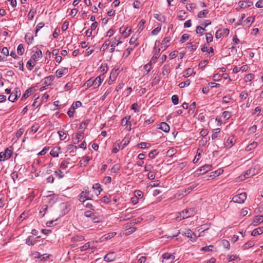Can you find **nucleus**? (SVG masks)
I'll return each instance as SVG.
<instances>
[{
    "mask_svg": "<svg viewBox=\"0 0 263 263\" xmlns=\"http://www.w3.org/2000/svg\"><path fill=\"white\" fill-rule=\"evenodd\" d=\"M103 80V78H101V76L97 77L96 79H93L92 78L87 80L85 85H86L87 87L93 86V88L98 87L101 83V82Z\"/></svg>",
    "mask_w": 263,
    "mask_h": 263,
    "instance_id": "nucleus-1",
    "label": "nucleus"
},
{
    "mask_svg": "<svg viewBox=\"0 0 263 263\" xmlns=\"http://www.w3.org/2000/svg\"><path fill=\"white\" fill-rule=\"evenodd\" d=\"M92 196L88 190L85 189L78 196V199L80 202H84L86 200H91Z\"/></svg>",
    "mask_w": 263,
    "mask_h": 263,
    "instance_id": "nucleus-2",
    "label": "nucleus"
},
{
    "mask_svg": "<svg viewBox=\"0 0 263 263\" xmlns=\"http://www.w3.org/2000/svg\"><path fill=\"white\" fill-rule=\"evenodd\" d=\"M247 198V193L245 192L241 193L240 194H239L237 195L234 196L232 201L230 202H235L239 204L243 203L246 200Z\"/></svg>",
    "mask_w": 263,
    "mask_h": 263,
    "instance_id": "nucleus-3",
    "label": "nucleus"
},
{
    "mask_svg": "<svg viewBox=\"0 0 263 263\" xmlns=\"http://www.w3.org/2000/svg\"><path fill=\"white\" fill-rule=\"evenodd\" d=\"M12 154V151L7 148L4 152L0 153V161H5L9 159Z\"/></svg>",
    "mask_w": 263,
    "mask_h": 263,
    "instance_id": "nucleus-4",
    "label": "nucleus"
},
{
    "mask_svg": "<svg viewBox=\"0 0 263 263\" xmlns=\"http://www.w3.org/2000/svg\"><path fill=\"white\" fill-rule=\"evenodd\" d=\"M212 167V165L211 164H205L201 166L200 168L197 170L195 173L198 176L204 174L208 171L211 170Z\"/></svg>",
    "mask_w": 263,
    "mask_h": 263,
    "instance_id": "nucleus-5",
    "label": "nucleus"
},
{
    "mask_svg": "<svg viewBox=\"0 0 263 263\" xmlns=\"http://www.w3.org/2000/svg\"><path fill=\"white\" fill-rule=\"evenodd\" d=\"M162 257L163 258V263H172L175 258L174 255L168 252L163 253Z\"/></svg>",
    "mask_w": 263,
    "mask_h": 263,
    "instance_id": "nucleus-6",
    "label": "nucleus"
},
{
    "mask_svg": "<svg viewBox=\"0 0 263 263\" xmlns=\"http://www.w3.org/2000/svg\"><path fill=\"white\" fill-rule=\"evenodd\" d=\"M84 135V130L79 131L77 134L72 135V142L74 144L78 143L83 138Z\"/></svg>",
    "mask_w": 263,
    "mask_h": 263,
    "instance_id": "nucleus-7",
    "label": "nucleus"
},
{
    "mask_svg": "<svg viewBox=\"0 0 263 263\" xmlns=\"http://www.w3.org/2000/svg\"><path fill=\"white\" fill-rule=\"evenodd\" d=\"M193 209H191L190 210L185 209L183 210L181 212L179 213L180 215V220L189 218L193 215Z\"/></svg>",
    "mask_w": 263,
    "mask_h": 263,
    "instance_id": "nucleus-8",
    "label": "nucleus"
},
{
    "mask_svg": "<svg viewBox=\"0 0 263 263\" xmlns=\"http://www.w3.org/2000/svg\"><path fill=\"white\" fill-rule=\"evenodd\" d=\"M257 173V171L255 168H251L248 170H247L245 174L243 175V178L242 176H241V179H245L246 178H248L250 176H254Z\"/></svg>",
    "mask_w": 263,
    "mask_h": 263,
    "instance_id": "nucleus-9",
    "label": "nucleus"
},
{
    "mask_svg": "<svg viewBox=\"0 0 263 263\" xmlns=\"http://www.w3.org/2000/svg\"><path fill=\"white\" fill-rule=\"evenodd\" d=\"M116 258V254L115 252H110L105 256L104 260L109 262L112 261Z\"/></svg>",
    "mask_w": 263,
    "mask_h": 263,
    "instance_id": "nucleus-10",
    "label": "nucleus"
},
{
    "mask_svg": "<svg viewBox=\"0 0 263 263\" xmlns=\"http://www.w3.org/2000/svg\"><path fill=\"white\" fill-rule=\"evenodd\" d=\"M198 184L196 183H194L190 186L185 188L180 191L181 192V195L182 196H185L189 194L195 187H196L197 186Z\"/></svg>",
    "mask_w": 263,
    "mask_h": 263,
    "instance_id": "nucleus-11",
    "label": "nucleus"
},
{
    "mask_svg": "<svg viewBox=\"0 0 263 263\" xmlns=\"http://www.w3.org/2000/svg\"><path fill=\"white\" fill-rule=\"evenodd\" d=\"M36 90L35 87H31L27 89L23 94L21 100H23L28 98L32 92H34Z\"/></svg>",
    "mask_w": 263,
    "mask_h": 263,
    "instance_id": "nucleus-12",
    "label": "nucleus"
},
{
    "mask_svg": "<svg viewBox=\"0 0 263 263\" xmlns=\"http://www.w3.org/2000/svg\"><path fill=\"white\" fill-rule=\"evenodd\" d=\"M239 5H240V8H247L250 7L252 6L253 3L250 0L245 1H240L239 3Z\"/></svg>",
    "mask_w": 263,
    "mask_h": 263,
    "instance_id": "nucleus-13",
    "label": "nucleus"
},
{
    "mask_svg": "<svg viewBox=\"0 0 263 263\" xmlns=\"http://www.w3.org/2000/svg\"><path fill=\"white\" fill-rule=\"evenodd\" d=\"M55 77L53 75H51L48 77H45L44 79L42 80V82L43 84L46 85V86H48L50 84L51 82H52L54 80Z\"/></svg>",
    "mask_w": 263,
    "mask_h": 263,
    "instance_id": "nucleus-14",
    "label": "nucleus"
},
{
    "mask_svg": "<svg viewBox=\"0 0 263 263\" xmlns=\"http://www.w3.org/2000/svg\"><path fill=\"white\" fill-rule=\"evenodd\" d=\"M61 153V147L59 146H55L53 149H52L50 154L53 157H58L59 154Z\"/></svg>",
    "mask_w": 263,
    "mask_h": 263,
    "instance_id": "nucleus-15",
    "label": "nucleus"
},
{
    "mask_svg": "<svg viewBox=\"0 0 263 263\" xmlns=\"http://www.w3.org/2000/svg\"><path fill=\"white\" fill-rule=\"evenodd\" d=\"M43 54L40 49H37L35 53L31 56V59H32L35 62H36L39 59L42 57Z\"/></svg>",
    "mask_w": 263,
    "mask_h": 263,
    "instance_id": "nucleus-16",
    "label": "nucleus"
},
{
    "mask_svg": "<svg viewBox=\"0 0 263 263\" xmlns=\"http://www.w3.org/2000/svg\"><path fill=\"white\" fill-rule=\"evenodd\" d=\"M159 128L165 133H168L170 131V127L168 124L165 122H161L160 124Z\"/></svg>",
    "mask_w": 263,
    "mask_h": 263,
    "instance_id": "nucleus-17",
    "label": "nucleus"
},
{
    "mask_svg": "<svg viewBox=\"0 0 263 263\" xmlns=\"http://www.w3.org/2000/svg\"><path fill=\"white\" fill-rule=\"evenodd\" d=\"M68 68H63L62 69H59L56 71L57 76L59 78L62 77L64 74H66L68 72Z\"/></svg>",
    "mask_w": 263,
    "mask_h": 263,
    "instance_id": "nucleus-18",
    "label": "nucleus"
},
{
    "mask_svg": "<svg viewBox=\"0 0 263 263\" xmlns=\"http://www.w3.org/2000/svg\"><path fill=\"white\" fill-rule=\"evenodd\" d=\"M234 137V136H232L231 137H229L227 141L224 143V146L226 147L230 148L234 145L233 139Z\"/></svg>",
    "mask_w": 263,
    "mask_h": 263,
    "instance_id": "nucleus-19",
    "label": "nucleus"
},
{
    "mask_svg": "<svg viewBox=\"0 0 263 263\" xmlns=\"http://www.w3.org/2000/svg\"><path fill=\"white\" fill-rule=\"evenodd\" d=\"M263 233V227H259L255 229L251 233V235L253 236H256L258 235L261 234Z\"/></svg>",
    "mask_w": 263,
    "mask_h": 263,
    "instance_id": "nucleus-20",
    "label": "nucleus"
},
{
    "mask_svg": "<svg viewBox=\"0 0 263 263\" xmlns=\"http://www.w3.org/2000/svg\"><path fill=\"white\" fill-rule=\"evenodd\" d=\"M160 49L159 48L157 49L155 53H154V55L152 58L151 60V63H153V64L156 63V60L160 56Z\"/></svg>",
    "mask_w": 263,
    "mask_h": 263,
    "instance_id": "nucleus-21",
    "label": "nucleus"
},
{
    "mask_svg": "<svg viewBox=\"0 0 263 263\" xmlns=\"http://www.w3.org/2000/svg\"><path fill=\"white\" fill-rule=\"evenodd\" d=\"M77 148L78 146H74L72 144H69L67 146V150L70 154H71L72 156H74L75 155L74 153L76 152Z\"/></svg>",
    "mask_w": 263,
    "mask_h": 263,
    "instance_id": "nucleus-22",
    "label": "nucleus"
},
{
    "mask_svg": "<svg viewBox=\"0 0 263 263\" xmlns=\"http://www.w3.org/2000/svg\"><path fill=\"white\" fill-rule=\"evenodd\" d=\"M25 39L26 41V42L28 44L30 45L32 44V41L33 40V36L29 33H28L26 34Z\"/></svg>",
    "mask_w": 263,
    "mask_h": 263,
    "instance_id": "nucleus-23",
    "label": "nucleus"
},
{
    "mask_svg": "<svg viewBox=\"0 0 263 263\" xmlns=\"http://www.w3.org/2000/svg\"><path fill=\"white\" fill-rule=\"evenodd\" d=\"M162 69V74L163 76L168 75L171 72V68L169 65H164Z\"/></svg>",
    "mask_w": 263,
    "mask_h": 263,
    "instance_id": "nucleus-24",
    "label": "nucleus"
},
{
    "mask_svg": "<svg viewBox=\"0 0 263 263\" xmlns=\"http://www.w3.org/2000/svg\"><path fill=\"white\" fill-rule=\"evenodd\" d=\"M108 68L107 64L102 65L100 66V70L101 72H102V74L100 75L101 76V78H103V79L104 78V74L107 72V71L108 70Z\"/></svg>",
    "mask_w": 263,
    "mask_h": 263,
    "instance_id": "nucleus-25",
    "label": "nucleus"
},
{
    "mask_svg": "<svg viewBox=\"0 0 263 263\" xmlns=\"http://www.w3.org/2000/svg\"><path fill=\"white\" fill-rule=\"evenodd\" d=\"M90 160V158L88 156L83 157V159L79 162L80 166H85Z\"/></svg>",
    "mask_w": 263,
    "mask_h": 263,
    "instance_id": "nucleus-26",
    "label": "nucleus"
},
{
    "mask_svg": "<svg viewBox=\"0 0 263 263\" xmlns=\"http://www.w3.org/2000/svg\"><path fill=\"white\" fill-rule=\"evenodd\" d=\"M263 222V216L262 215H258L256 216L253 222L254 223V225L256 226L258 223H260Z\"/></svg>",
    "mask_w": 263,
    "mask_h": 263,
    "instance_id": "nucleus-27",
    "label": "nucleus"
},
{
    "mask_svg": "<svg viewBox=\"0 0 263 263\" xmlns=\"http://www.w3.org/2000/svg\"><path fill=\"white\" fill-rule=\"evenodd\" d=\"M223 170L221 168L218 169L215 171L212 172L211 173V175H210V177H212L213 178L216 176H218L220 175H221L223 173Z\"/></svg>",
    "mask_w": 263,
    "mask_h": 263,
    "instance_id": "nucleus-28",
    "label": "nucleus"
},
{
    "mask_svg": "<svg viewBox=\"0 0 263 263\" xmlns=\"http://www.w3.org/2000/svg\"><path fill=\"white\" fill-rule=\"evenodd\" d=\"M112 39L110 40V44H111V48L110 49V52H113L115 50V47H116V46H118L119 44L122 43V42L118 41V43H116V42L114 41H112Z\"/></svg>",
    "mask_w": 263,
    "mask_h": 263,
    "instance_id": "nucleus-29",
    "label": "nucleus"
},
{
    "mask_svg": "<svg viewBox=\"0 0 263 263\" xmlns=\"http://www.w3.org/2000/svg\"><path fill=\"white\" fill-rule=\"evenodd\" d=\"M209 10L207 9H204L203 11H200L198 13V15H197L198 17L199 18L205 17L206 15L209 13Z\"/></svg>",
    "mask_w": 263,
    "mask_h": 263,
    "instance_id": "nucleus-30",
    "label": "nucleus"
},
{
    "mask_svg": "<svg viewBox=\"0 0 263 263\" xmlns=\"http://www.w3.org/2000/svg\"><path fill=\"white\" fill-rule=\"evenodd\" d=\"M154 17L157 19L158 21L164 23L166 20L165 17L163 15L159 14H155L154 15Z\"/></svg>",
    "mask_w": 263,
    "mask_h": 263,
    "instance_id": "nucleus-31",
    "label": "nucleus"
},
{
    "mask_svg": "<svg viewBox=\"0 0 263 263\" xmlns=\"http://www.w3.org/2000/svg\"><path fill=\"white\" fill-rule=\"evenodd\" d=\"M70 158H67L66 160H63L60 164V167L62 169L66 168L68 167L69 163Z\"/></svg>",
    "mask_w": 263,
    "mask_h": 263,
    "instance_id": "nucleus-32",
    "label": "nucleus"
},
{
    "mask_svg": "<svg viewBox=\"0 0 263 263\" xmlns=\"http://www.w3.org/2000/svg\"><path fill=\"white\" fill-rule=\"evenodd\" d=\"M130 119V116H126L124 118H123L121 120V125L125 126L128 122H129V120Z\"/></svg>",
    "mask_w": 263,
    "mask_h": 263,
    "instance_id": "nucleus-33",
    "label": "nucleus"
},
{
    "mask_svg": "<svg viewBox=\"0 0 263 263\" xmlns=\"http://www.w3.org/2000/svg\"><path fill=\"white\" fill-rule=\"evenodd\" d=\"M36 11L34 9H31L29 12L27 17L29 21H31L34 17V14L36 13Z\"/></svg>",
    "mask_w": 263,
    "mask_h": 263,
    "instance_id": "nucleus-34",
    "label": "nucleus"
},
{
    "mask_svg": "<svg viewBox=\"0 0 263 263\" xmlns=\"http://www.w3.org/2000/svg\"><path fill=\"white\" fill-rule=\"evenodd\" d=\"M255 243L253 241L250 240L248 241L247 242H246L243 246V250H247L249 248L254 246Z\"/></svg>",
    "mask_w": 263,
    "mask_h": 263,
    "instance_id": "nucleus-35",
    "label": "nucleus"
},
{
    "mask_svg": "<svg viewBox=\"0 0 263 263\" xmlns=\"http://www.w3.org/2000/svg\"><path fill=\"white\" fill-rule=\"evenodd\" d=\"M257 146V143L256 142H253L246 147V151H250L255 148Z\"/></svg>",
    "mask_w": 263,
    "mask_h": 263,
    "instance_id": "nucleus-36",
    "label": "nucleus"
},
{
    "mask_svg": "<svg viewBox=\"0 0 263 263\" xmlns=\"http://www.w3.org/2000/svg\"><path fill=\"white\" fill-rule=\"evenodd\" d=\"M130 139L128 137H125L122 140L121 143L122 144L121 149H123L129 143Z\"/></svg>",
    "mask_w": 263,
    "mask_h": 263,
    "instance_id": "nucleus-37",
    "label": "nucleus"
},
{
    "mask_svg": "<svg viewBox=\"0 0 263 263\" xmlns=\"http://www.w3.org/2000/svg\"><path fill=\"white\" fill-rule=\"evenodd\" d=\"M17 50L19 55H23L25 51L23 44H20L17 47Z\"/></svg>",
    "mask_w": 263,
    "mask_h": 263,
    "instance_id": "nucleus-38",
    "label": "nucleus"
},
{
    "mask_svg": "<svg viewBox=\"0 0 263 263\" xmlns=\"http://www.w3.org/2000/svg\"><path fill=\"white\" fill-rule=\"evenodd\" d=\"M187 48L192 51L195 50L197 48V46L195 44H193V42H190L187 44Z\"/></svg>",
    "mask_w": 263,
    "mask_h": 263,
    "instance_id": "nucleus-39",
    "label": "nucleus"
},
{
    "mask_svg": "<svg viewBox=\"0 0 263 263\" xmlns=\"http://www.w3.org/2000/svg\"><path fill=\"white\" fill-rule=\"evenodd\" d=\"M35 63L36 62H35L34 61L32 62L31 59L29 60L27 62V64H26V66H27V68L30 70H31L35 66Z\"/></svg>",
    "mask_w": 263,
    "mask_h": 263,
    "instance_id": "nucleus-40",
    "label": "nucleus"
},
{
    "mask_svg": "<svg viewBox=\"0 0 263 263\" xmlns=\"http://www.w3.org/2000/svg\"><path fill=\"white\" fill-rule=\"evenodd\" d=\"M160 78L159 74H157L155 78L153 79V81L151 83V85L152 86H154L157 84H158L160 82Z\"/></svg>",
    "mask_w": 263,
    "mask_h": 263,
    "instance_id": "nucleus-41",
    "label": "nucleus"
},
{
    "mask_svg": "<svg viewBox=\"0 0 263 263\" xmlns=\"http://www.w3.org/2000/svg\"><path fill=\"white\" fill-rule=\"evenodd\" d=\"M26 243L28 246H33L35 245V240H33L31 236H29L26 239Z\"/></svg>",
    "mask_w": 263,
    "mask_h": 263,
    "instance_id": "nucleus-42",
    "label": "nucleus"
},
{
    "mask_svg": "<svg viewBox=\"0 0 263 263\" xmlns=\"http://www.w3.org/2000/svg\"><path fill=\"white\" fill-rule=\"evenodd\" d=\"M204 30H205V29L204 28L200 26H198L196 27V32L197 34H199L200 35H203V31Z\"/></svg>",
    "mask_w": 263,
    "mask_h": 263,
    "instance_id": "nucleus-43",
    "label": "nucleus"
},
{
    "mask_svg": "<svg viewBox=\"0 0 263 263\" xmlns=\"http://www.w3.org/2000/svg\"><path fill=\"white\" fill-rule=\"evenodd\" d=\"M222 117L226 120H228L231 117V112L228 111H224L222 113Z\"/></svg>",
    "mask_w": 263,
    "mask_h": 263,
    "instance_id": "nucleus-44",
    "label": "nucleus"
},
{
    "mask_svg": "<svg viewBox=\"0 0 263 263\" xmlns=\"http://www.w3.org/2000/svg\"><path fill=\"white\" fill-rule=\"evenodd\" d=\"M221 243L224 248H225L226 249H228V250L230 249V242L228 240H227L226 239H223L221 241Z\"/></svg>",
    "mask_w": 263,
    "mask_h": 263,
    "instance_id": "nucleus-45",
    "label": "nucleus"
},
{
    "mask_svg": "<svg viewBox=\"0 0 263 263\" xmlns=\"http://www.w3.org/2000/svg\"><path fill=\"white\" fill-rule=\"evenodd\" d=\"M101 201L106 204L109 203L111 201V196H109L108 197L105 196L103 197L101 199Z\"/></svg>",
    "mask_w": 263,
    "mask_h": 263,
    "instance_id": "nucleus-46",
    "label": "nucleus"
},
{
    "mask_svg": "<svg viewBox=\"0 0 263 263\" xmlns=\"http://www.w3.org/2000/svg\"><path fill=\"white\" fill-rule=\"evenodd\" d=\"M47 209H48V205H44L42 206V208L40 212V215L42 217L44 216Z\"/></svg>",
    "mask_w": 263,
    "mask_h": 263,
    "instance_id": "nucleus-47",
    "label": "nucleus"
},
{
    "mask_svg": "<svg viewBox=\"0 0 263 263\" xmlns=\"http://www.w3.org/2000/svg\"><path fill=\"white\" fill-rule=\"evenodd\" d=\"M193 70L191 68H187L183 72V76L185 77H188L192 75Z\"/></svg>",
    "mask_w": 263,
    "mask_h": 263,
    "instance_id": "nucleus-48",
    "label": "nucleus"
},
{
    "mask_svg": "<svg viewBox=\"0 0 263 263\" xmlns=\"http://www.w3.org/2000/svg\"><path fill=\"white\" fill-rule=\"evenodd\" d=\"M116 234H117L116 232H111L108 233L104 235V236L105 237V239H110V238L114 237L115 236H116Z\"/></svg>",
    "mask_w": 263,
    "mask_h": 263,
    "instance_id": "nucleus-49",
    "label": "nucleus"
},
{
    "mask_svg": "<svg viewBox=\"0 0 263 263\" xmlns=\"http://www.w3.org/2000/svg\"><path fill=\"white\" fill-rule=\"evenodd\" d=\"M120 170V167L119 166V164H115L111 168V172L112 173H118Z\"/></svg>",
    "mask_w": 263,
    "mask_h": 263,
    "instance_id": "nucleus-50",
    "label": "nucleus"
},
{
    "mask_svg": "<svg viewBox=\"0 0 263 263\" xmlns=\"http://www.w3.org/2000/svg\"><path fill=\"white\" fill-rule=\"evenodd\" d=\"M17 98H18L17 95H14V93H13L12 92L9 96L8 100L10 102H14L15 100L17 99Z\"/></svg>",
    "mask_w": 263,
    "mask_h": 263,
    "instance_id": "nucleus-51",
    "label": "nucleus"
},
{
    "mask_svg": "<svg viewBox=\"0 0 263 263\" xmlns=\"http://www.w3.org/2000/svg\"><path fill=\"white\" fill-rule=\"evenodd\" d=\"M44 25H45V24H44V23H43V22H41L37 25V26L36 27V29L35 30V36H37V33L38 31L41 28H42L44 26Z\"/></svg>",
    "mask_w": 263,
    "mask_h": 263,
    "instance_id": "nucleus-52",
    "label": "nucleus"
},
{
    "mask_svg": "<svg viewBox=\"0 0 263 263\" xmlns=\"http://www.w3.org/2000/svg\"><path fill=\"white\" fill-rule=\"evenodd\" d=\"M158 153H159L157 152V150L154 149L153 151H152L148 154V157L151 159H153L156 156H157L158 154Z\"/></svg>",
    "mask_w": 263,
    "mask_h": 263,
    "instance_id": "nucleus-53",
    "label": "nucleus"
},
{
    "mask_svg": "<svg viewBox=\"0 0 263 263\" xmlns=\"http://www.w3.org/2000/svg\"><path fill=\"white\" fill-rule=\"evenodd\" d=\"M89 123V120L87 119L85 121L82 122V123L80 125L79 129H85L86 127L88 125Z\"/></svg>",
    "mask_w": 263,
    "mask_h": 263,
    "instance_id": "nucleus-54",
    "label": "nucleus"
},
{
    "mask_svg": "<svg viewBox=\"0 0 263 263\" xmlns=\"http://www.w3.org/2000/svg\"><path fill=\"white\" fill-rule=\"evenodd\" d=\"M145 23V21L142 19L140 21L138 24V31H141L143 29V26L144 24Z\"/></svg>",
    "mask_w": 263,
    "mask_h": 263,
    "instance_id": "nucleus-55",
    "label": "nucleus"
},
{
    "mask_svg": "<svg viewBox=\"0 0 263 263\" xmlns=\"http://www.w3.org/2000/svg\"><path fill=\"white\" fill-rule=\"evenodd\" d=\"M172 101L174 105H177L179 103V98L177 95H174L172 97Z\"/></svg>",
    "mask_w": 263,
    "mask_h": 263,
    "instance_id": "nucleus-56",
    "label": "nucleus"
},
{
    "mask_svg": "<svg viewBox=\"0 0 263 263\" xmlns=\"http://www.w3.org/2000/svg\"><path fill=\"white\" fill-rule=\"evenodd\" d=\"M82 104L80 101H77L72 104L71 107L73 109H76L78 107L81 106Z\"/></svg>",
    "mask_w": 263,
    "mask_h": 263,
    "instance_id": "nucleus-57",
    "label": "nucleus"
},
{
    "mask_svg": "<svg viewBox=\"0 0 263 263\" xmlns=\"http://www.w3.org/2000/svg\"><path fill=\"white\" fill-rule=\"evenodd\" d=\"M190 36V35L188 34H183L181 37L180 41V42L182 43H184L185 41L189 39Z\"/></svg>",
    "mask_w": 263,
    "mask_h": 263,
    "instance_id": "nucleus-58",
    "label": "nucleus"
},
{
    "mask_svg": "<svg viewBox=\"0 0 263 263\" xmlns=\"http://www.w3.org/2000/svg\"><path fill=\"white\" fill-rule=\"evenodd\" d=\"M58 133L59 135L60 139L61 140H64L66 139V138L67 137L66 133H65L64 132H63L62 131H59L58 132Z\"/></svg>",
    "mask_w": 263,
    "mask_h": 263,
    "instance_id": "nucleus-59",
    "label": "nucleus"
},
{
    "mask_svg": "<svg viewBox=\"0 0 263 263\" xmlns=\"http://www.w3.org/2000/svg\"><path fill=\"white\" fill-rule=\"evenodd\" d=\"M60 208L63 210L66 211L64 212V214H65L66 213L68 212V210H67V204L66 203H62L60 205Z\"/></svg>",
    "mask_w": 263,
    "mask_h": 263,
    "instance_id": "nucleus-60",
    "label": "nucleus"
},
{
    "mask_svg": "<svg viewBox=\"0 0 263 263\" xmlns=\"http://www.w3.org/2000/svg\"><path fill=\"white\" fill-rule=\"evenodd\" d=\"M95 213H92L91 211H87L86 212H84V216L87 217H90V218H92L95 216Z\"/></svg>",
    "mask_w": 263,
    "mask_h": 263,
    "instance_id": "nucleus-61",
    "label": "nucleus"
},
{
    "mask_svg": "<svg viewBox=\"0 0 263 263\" xmlns=\"http://www.w3.org/2000/svg\"><path fill=\"white\" fill-rule=\"evenodd\" d=\"M206 40L208 43H210L213 41V35L210 33H205Z\"/></svg>",
    "mask_w": 263,
    "mask_h": 263,
    "instance_id": "nucleus-62",
    "label": "nucleus"
},
{
    "mask_svg": "<svg viewBox=\"0 0 263 263\" xmlns=\"http://www.w3.org/2000/svg\"><path fill=\"white\" fill-rule=\"evenodd\" d=\"M135 197H137L138 199L139 198H141L143 196V193L141 191H136L135 192Z\"/></svg>",
    "mask_w": 263,
    "mask_h": 263,
    "instance_id": "nucleus-63",
    "label": "nucleus"
},
{
    "mask_svg": "<svg viewBox=\"0 0 263 263\" xmlns=\"http://www.w3.org/2000/svg\"><path fill=\"white\" fill-rule=\"evenodd\" d=\"M161 27H157L152 31L151 34L153 35H156L159 33Z\"/></svg>",
    "mask_w": 263,
    "mask_h": 263,
    "instance_id": "nucleus-64",
    "label": "nucleus"
}]
</instances>
